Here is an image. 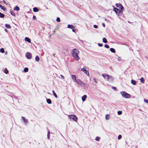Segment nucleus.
<instances>
[{"label":"nucleus","mask_w":148,"mask_h":148,"mask_svg":"<svg viewBox=\"0 0 148 148\" xmlns=\"http://www.w3.org/2000/svg\"><path fill=\"white\" fill-rule=\"evenodd\" d=\"M77 82H77V83H83L80 80H79V79H77Z\"/></svg>","instance_id":"a19ab883"},{"label":"nucleus","mask_w":148,"mask_h":148,"mask_svg":"<svg viewBox=\"0 0 148 148\" xmlns=\"http://www.w3.org/2000/svg\"><path fill=\"white\" fill-rule=\"evenodd\" d=\"M86 67L84 66L83 68L81 69V71L84 72L86 71Z\"/></svg>","instance_id":"5701e85b"},{"label":"nucleus","mask_w":148,"mask_h":148,"mask_svg":"<svg viewBox=\"0 0 148 148\" xmlns=\"http://www.w3.org/2000/svg\"><path fill=\"white\" fill-rule=\"evenodd\" d=\"M81 84V85H83V86H84V84Z\"/></svg>","instance_id":"603ef678"},{"label":"nucleus","mask_w":148,"mask_h":148,"mask_svg":"<svg viewBox=\"0 0 148 148\" xmlns=\"http://www.w3.org/2000/svg\"><path fill=\"white\" fill-rule=\"evenodd\" d=\"M131 83H136V81L133 80H132L131 81Z\"/></svg>","instance_id":"c03bdc74"},{"label":"nucleus","mask_w":148,"mask_h":148,"mask_svg":"<svg viewBox=\"0 0 148 148\" xmlns=\"http://www.w3.org/2000/svg\"><path fill=\"white\" fill-rule=\"evenodd\" d=\"M118 60L119 61L120 60V58L119 57L118 58Z\"/></svg>","instance_id":"864d4df0"},{"label":"nucleus","mask_w":148,"mask_h":148,"mask_svg":"<svg viewBox=\"0 0 148 148\" xmlns=\"http://www.w3.org/2000/svg\"><path fill=\"white\" fill-rule=\"evenodd\" d=\"M50 131H48L47 132V138L49 140L50 139Z\"/></svg>","instance_id":"2eb2a0df"},{"label":"nucleus","mask_w":148,"mask_h":148,"mask_svg":"<svg viewBox=\"0 0 148 148\" xmlns=\"http://www.w3.org/2000/svg\"><path fill=\"white\" fill-rule=\"evenodd\" d=\"M105 119L107 120L109 119V114H107L106 115Z\"/></svg>","instance_id":"4be33fe9"},{"label":"nucleus","mask_w":148,"mask_h":148,"mask_svg":"<svg viewBox=\"0 0 148 148\" xmlns=\"http://www.w3.org/2000/svg\"><path fill=\"white\" fill-rule=\"evenodd\" d=\"M10 14L11 15H12L13 16H15V13L13 11H11L10 12Z\"/></svg>","instance_id":"e433bc0d"},{"label":"nucleus","mask_w":148,"mask_h":148,"mask_svg":"<svg viewBox=\"0 0 148 148\" xmlns=\"http://www.w3.org/2000/svg\"><path fill=\"white\" fill-rule=\"evenodd\" d=\"M144 101L145 102L148 104V99H144Z\"/></svg>","instance_id":"f704fd0d"},{"label":"nucleus","mask_w":148,"mask_h":148,"mask_svg":"<svg viewBox=\"0 0 148 148\" xmlns=\"http://www.w3.org/2000/svg\"><path fill=\"white\" fill-rule=\"evenodd\" d=\"M71 78L74 81V82H78L77 81V80L76 79V76L74 75H72Z\"/></svg>","instance_id":"1a4fd4ad"},{"label":"nucleus","mask_w":148,"mask_h":148,"mask_svg":"<svg viewBox=\"0 0 148 148\" xmlns=\"http://www.w3.org/2000/svg\"><path fill=\"white\" fill-rule=\"evenodd\" d=\"M133 85H136V84H133Z\"/></svg>","instance_id":"13d9d810"},{"label":"nucleus","mask_w":148,"mask_h":148,"mask_svg":"<svg viewBox=\"0 0 148 148\" xmlns=\"http://www.w3.org/2000/svg\"><path fill=\"white\" fill-rule=\"evenodd\" d=\"M139 110L140 111H142V110L141 109H139Z\"/></svg>","instance_id":"6e6d98bb"},{"label":"nucleus","mask_w":148,"mask_h":148,"mask_svg":"<svg viewBox=\"0 0 148 148\" xmlns=\"http://www.w3.org/2000/svg\"><path fill=\"white\" fill-rule=\"evenodd\" d=\"M35 59L36 61L38 62L40 60V58L38 56H36L35 57Z\"/></svg>","instance_id":"dca6fc26"},{"label":"nucleus","mask_w":148,"mask_h":148,"mask_svg":"<svg viewBox=\"0 0 148 148\" xmlns=\"http://www.w3.org/2000/svg\"><path fill=\"white\" fill-rule=\"evenodd\" d=\"M5 26L8 29H10L11 28L9 24H5Z\"/></svg>","instance_id":"6ab92c4d"},{"label":"nucleus","mask_w":148,"mask_h":148,"mask_svg":"<svg viewBox=\"0 0 148 148\" xmlns=\"http://www.w3.org/2000/svg\"><path fill=\"white\" fill-rule=\"evenodd\" d=\"M104 47L105 48H109V46L108 45H104Z\"/></svg>","instance_id":"4c0bfd02"},{"label":"nucleus","mask_w":148,"mask_h":148,"mask_svg":"<svg viewBox=\"0 0 148 148\" xmlns=\"http://www.w3.org/2000/svg\"><path fill=\"white\" fill-rule=\"evenodd\" d=\"M93 27L94 28L97 29L98 27V26L97 25H94L93 26Z\"/></svg>","instance_id":"79ce46f5"},{"label":"nucleus","mask_w":148,"mask_h":148,"mask_svg":"<svg viewBox=\"0 0 148 148\" xmlns=\"http://www.w3.org/2000/svg\"><path fill=\"white\" fill-rule=\"evenodd\" d=\"M4 72L6 74H7L8 73V71L7 70V69H6L4 71Z\"/></svg>","instance_id":"ea45409f"},{"label":"nucleus","mask_w":148,"mask_h":148,"mask_svg":"<svg viewBox=\"0 0 148 148\" xmlns=\"http://www.w3.org/2000/svg\"><path fill=\"white\" fill-rule=\"evenodd\" d=\"M3 2L4 3H5V0H3Z\"/></svg>","instance_id":"8fccbe9b"},{"label":"nucleus","mask_w":148,"mask_h":148,"mask_svg":"<svg viewBox=\"0 0 148 148\" xmlns=\"http://www.w3.org/2000/svg\"><path fill=\"white\" fill-rule=\"evenodd\" d=\"M100 137L98 136H97L95 138V140L97 141H99L100 139Z\"/></svg>","instance_id":"cd10ccee"},{"label":"nucleus","mask_w":148,"mask_h":148,"mask_svg":"<svg viewBox=\"0 0 148 148\" xmlns=\"http://www.w3.org/2000/svg\"><path fill=\"white\" fill-rule=\"evenodd\" d=\"M140 82L141 83H143L144 82V80L143 77H142L140 79Z\"/></svg>","instance_id":"a878e982"},{"label":"nucleus","mask_w":148,"mask_h":148,"mask_svg":"<svg viewBox=\"0 0 148 148\" xmlns=\"http://www.w3.org/2000/svg\"><path fill=\"white\" fill-rule=\"evenodd\" d=\"M78 54H75L73 55L74 59L76 61H77L79 59V58L78 55Z\"/></svg>","instance_id":"6e6552de"},{"label":"nucleus","mask_w":148,"mask_h":148,"mask_svg":"<svg viewBox=\"0 0 148 148\" xmlns=\"http://www.w3.org/2000/svg\"><path fill=\"white\" fill-rule=\"evenodd\" d=\"M0 8L1 9L3 10L4 11H5L6 10V8H4L3 6L0 4Z\"/></svg>","instance_id":"b1692460"},{"label":"nucleus","mask_w":148,"mask_h":148,"mask_svg":"<svg viewBox=\"0 0 148 148\" xmlns=\"http://www.w3.org/2000/svg\"><path fill=\"white\" fill-rule=\"evenodd\" d=\"M122 138V136L121 135H119L118 137V139L120 140Z\"/></svg>","instance_id":"72a5a7b5"},{"label":"nucleus","mask_w":148,"mask_h":148,"mask_svg":"<svg viewBox=\"0 0 148 148\" xmlns=\"http://www.w3.org/2000/svg\"><path fill=\"white\" fill-rule=\"evenodd\" d=\"M14 10L16 11H18L19 10V8L18 6H16L15 7Z\"/></svg>","instance_id":"bb28decb"},{"label":"nucleus","mask_w":148,"mask_h":148,"mask_svg":"<svg viewBox=\"0 0 148 148\" xmlns=\"http://www.w3.org/2000/svg\"><path fill=\"white\" fill-rule=\"evenodd\" d=\"M72 31L73 32H75V30L74 29H73L72 30Z\"/></svg>","instance_id":"3c124183"},{"label":"nucleus","mask_w":148,"mask_h":148,"mask_svg":"<svg viewBox=\"0 0 148 148\" xmlns=\"http://www.w3.org/2000/svg\"><path fill=\"white\" fill-rule=\"evenodd\" d=\"M98 45L99 47H102L103 45V44L101 43H98Z\"/></svg>","instance_id":"37998d69"},{"label":"nucleus","mask_w":148,"mask_h":148,"mask_svg":"<svg viewBox=\"0 0 148 148\" xmlns=\"http://www.w3.org/2000/svg\"><path fill=\"white\" fill-rule=\"evenodd\" d=\"M52 92H53V96L56 97V98H57V95H56V93L55 92V91H54V90H52Z\"/></svg>","instance_id":"412c9836"},{"label":"nucleus","mask_w":148,"mask_h":148,"mask_svg":"<svg viewBox=\"0 0 148 148\" xmlns=\"http://www.w3.org/2000/svg\"><path fill=\"white\" fill-rule=\"evenodd\" d=\"M0 52L2 53H4L5 52L4 49L3 48H1L0 49Z\"/></svg>","instance_id":"c756f323"},{"label":"nucleus","mask_w":148,"mask_h":148,"mask_svg":"<svg viewBox=\"0 0 148 148\" xmlns=\"http://www.w3.org/2000/svg\"><path fill=\"white\" fill-rule=\"evenodd\" d=\"M102 25L104 27H105V24L104 23H102Z\"/></svg>","instance_id":"49530a36"},{"label":"nucleus","mask_w":148,"mask_h":148,"mask_svg":"<svg viewBox=\"0 0 148 148\" xmlns=\"http://www.w3.org/2000/svg\"><path fill=\"white\" fill-rule=\"evenodd\" d=\"M122 113V111H119L117 112V114L118 115H121Z\"/></svg>","instance_id":"7c9ffc66"},{"label":"nucleus","mask_w":148,"mask_h":148,"mask_svg":"<svg viewBox=\"0 0 148 148\" xmlns=\"http://www.w3.org/2000/svg\"><path fill=\"white\" fill-rule=\"evenodd\" d=\"M102 76L104 77L105 79L107 80L109 82H113L114 79L112 76L108 75L106 73L102 74Z\"/></svg>","instance_id":"f257e3e1"},{"label":"nucleus","mask_w":148,"mask_h":148,"mask_svg":"<svg viewBox=\"0 0 148 148\" xmlns=\"http://www.w3.org/2000/svg\"><path fill=\"white\" fill-rule=\"evenodd\" d=\"M73 26L69 24L68 25L67 28L70 29H73Z\"/></svg>","instance_id":"f3484780"},{"label":"nucleus","mask_w":148,"mask_h":148,"mask_svg":"<svg viewBox=\"0 0 148 148\" xmlns=\"http://www.w3.org/2000/svg\"><path fill=\"white\" fill-rule=\"evenodd\" d=\"M79 53V51L77 49L75 48L73 49L72 50V54L73 55L75 54H78Z\"/></svg>","instance_id":"20e7f679"},{"label":"nucleus","mask_w":148,"mask_h":148,"mask_svg":"<svg viewBox=\"0 0 148 148\" xmlns=\"http://www.w3.org/2000/svg\"><path fill=\"white\" fill-rule=\"evenodd\" d=\"M56 21H57L58 22H60V18L59 17H57L56 19Z\"/></svg>","instance_id":"c9c22d12"},{"label":"nucleus","mask_w":148,"mask_h":148,"mask_svg":"<svg viewBox=\"0 0 148 148\" xmlns=\"http://www.w3.org/2000/svg\"><path fill=\"white\" fill-rule=\"evenodd\" d=\"M94 82L95 83H97V82L96 81V79H94Z\"/></svg>","instance_id":"de8ad7c7"},{"label":"nucleus","mask_w":148,"mask_h":148,"mask_svg":"<svg viewBox=\"0 0 148 148\" xmlns=\"http://www.w3.org/2000/svg\"><path fill=\"white\" fill-rule=\"evenodd\" d=\"M5 54H7V52H5Z\"/></svg>","instance_id":"5fc2aeb1"},{"label":"nucleus","mask_w":148,"mask_h":148,"mask_svg":"<svg viewBox=\"0 0 148 148\" xmlns=\"http://www.w3.org/2000/svg\"><path fill=\"white\" fill-rule=\"evenodd\" d=\"M112 88L113 89L114 91H116L117 90V89L115 87L112 86Z\"/></svg>","instance_id":"58836bf2"},{"label":"nucleus","mask_w":148,"mask_h":148,"mask_svg":"<svg viewBox=\"0 0 148 148\" xmlns=\"http://www.w3.org/2000/svg\"><path fill=\"white\" fill-rule=\"evenodd\" d=\"M110 51L112 53H115V49L113 48H110Z\"/></svg>","instance_id":"4468645a"},{"label":"nucleus","mask_w":148,"mask_h":148,"mask_svg":"<svg viewBox=\"0 0 148 148\" xmlns=\"http://www.w3.org/2000/svg\"><path fill=\"white\" fill-rule=\"evenodd\" d=\"M25 41L28 42L30 43L31 42V40L30 39L27 37H26L25 38Z\"/></svg>","instance_id":"f8f14e48"},{"label":"nucleus","mask_w":148,"mask_h":148,"mask_svg":"<svg viewBox=\"0 0 148 148\" xmlns=\"http://www.w3.org/2000/svg\"><path fill=\"white\" fill-rule=\"evenodd\" d=\"M116 6L119 8V9H121L122 10L124 9L123 7L122 6V5L121 3H116Z\"/></svg>","instance_id":"0eeeda50"},{"label":"nucleus","mask_w":148,"mask_h":148,"mask_svg":"<svg viewBox=\"0 0 148 148\" xmlns=\"http://www.w3.org/2000/svg\"><path fill=\"white\" fill-rule=\"evenodd\" d=\"M68 118L70 119H72L73 120L76 121L77 120V117L75 115H70L69 116Z\"/></svg>","instance_id":"7ed1b4c3"},{"label":"nucleus","mask_w":148,"mask_h":148,"mask_svg":"<svg viewBox=\"0 0 148 148\" xmlns=\"http://www.w3.org/2000/svg\"><path fill=\"white\" fill-rule=\"evenodd\" d=\"M5 32H7H7H8V31H7V30L6 29H5Z\"/></svg>","instance_id":"09e8293b"},{"label":"nucleus","mask_w":148,"mask_h":148,"mask_svg":"<svg viewBox=\"0 0 148 148\" xmlns=\"http://www.w3.org/2000/svg\"><path fill=\"white\" fill-rule=\"evenodd\" d=\"M36 18V16L35 15H34L33 17V20H34Z\"/></svg>","instance_id":"a18cd8bd"},{"label":"nucleus","mask_w":148,"mask_h":148,"mask_svg":"<svg viewBox=\"0 0 148 148\" xmlns=\"http://www.w3.org/2000/svg\"><path fill=\"white\" fill-rule=\"evenodd\" d=\"M28 69L27 68V67L25 68L24 69V71L25 72H28Z\"/></svg>","instance_id":"c85d7f7f"},{"label":"nucleus","mask_w":148,"mask_h":148,"mask_svg":"<svg viewBox=\"0 0 148 148\" xmlns=\"http://www.w3.org/2000/svg\"><path fill=\"white\" fill-rule=\"evenodd\" d=\"M25 56L27 58L29 59H31L32 57L31 53L29 52H27L26 53Z\"/></svg>","instance_id":"423d86ee"},{"label":"nucleus","mask_w":148,"mask_h":148,"mask_svg":"<svg viewBox=\"0 0 148 148\" xmlns=\"http://www.w3.org/2000/svg\"><path fill=\"white\" fill-rule=\"evenodd\" d=\"M105 21H106V18H105Z\"/></svg>","instance_id":"bf43d9fd"},{"label":"nucleus","mask_w":148,"mask_h":148,"mask_svg":"<svg viewBox=\"0 0 148 148\" xmlns=\"http://www.w3.org/2000/svg\"><path fill=\"white\" fill-rule=\"evenodd\" d=\"M5 16V15L0 12V18H3Z\"/></svg>","instance_id":"393cba45"},{"label":"nucleus","mask_w":148,"mask_h":148,"mask_svg":"<svg viewBox=\"0 0 148 148\" xmlns=\"http://www.w3.org/2000/svg\"><path fill=\"white\" fill-rule=\"evenodd\" d=\"M86 75H89V73L88 71H87V70L86 71L84 72Z\"/></svg>","instance_id":"473e14b6"},{"label":"nucleus","mask_w":148,"mask_h":148,"mask_svg":"<svg viewBox=\"0 0 148 148\" xmlns=\"http://www.w3.org/2000/svg\"><path fill=\"white\" fill-rule=\"evenodd\" d=\"M46 99L47 102L48 104H50L51 103V101L50 99L46 98Z\"/></svg>","instance_id":"9b49d317"},{"label":"nucleus","mask_w":148,"mask_h":148,"mask_svg":"<svg viewBox=\"0 0 148 148\" xmlns=\"http://www.w3.org/2000/svg\"><path fill=\"white\" fill-rule=\"evenodd\" d=\"M120 93L122 96L125 98L128 99L130 98L131 96L130 94L127 93L125 91H121L120 92Z\"/></svg>","instance_id":"f03ea898"},{"label":"nucleus","mask_w":148,"mask_h":148,"mask_svg":"<svg viewBox=\"0 0 148 148\" xmlns=\"http://www.w3.org/2000/svg\"><path fill=\"white\" fill-rule=\"evenodd\" d=\"M114 10L117 14L119 15L121 13V11L116 8H114Z\"/></svg>","instance_id":"39448f33"},{"label":"nucleus","mask_w":148,"mask_h":148,"mask_svg":"<svg viewBox=\"0 0 148 148\" xmlns=\"http://www.w3.org/2000/svg\"><path fill=\"white\" fill-rule=\"evenodd\" d=\"M55 54H53V56H54V57H55Z\"/></svg>","instance_id":"4d7b16f0"},{"label":"nucleus","mask_w":148,"mask_h":148,"mask_svg":"<svg viewBox=\"0 0 148 148\" xmlns=\"http://www.w3.org/2000/svg\"><path fill=\"white\" fill-rule=\"evenodd\" d=\"M103 42L105 43H107V39L105 38H103Z\"/></svg>","instance_id":"aec40b11"},{"label":"nucleus","mask_w":148,"mask_h":148,"mask_svg":"<svg viewBox=\"0 0 148 148\" xmlns=\"http://www.w3.org/2000/svg\"><path fill=\"white\" fill-rule=\"evenodd\" d=\"M22 119L23 120L24 122L26 123H28V121L27 119H25V118L24 117L22 116L21 117Z\"/></svg>","instance_id":"ddd939ff"},{"label":"nucleus","mask_w":148,"mask_h":148,"mask_svg":"<svg viewBox=\"0 0 148 148\" xmlns=\"http://www.w3.org/2000/svg\"><path fill=\"white\" fill-rule=\"evenodd\" d=\"M59 77L62 79H64V77L62 75H60V77Z\"/></svg>","instance_id":"2f4dec72"},{"label":"nucleus","mask_w":148,"mask_h":148,"mask_svg":"<svg viewBox=\"0 0 148 148\" xmlns=\"http://www.w3.org/2000/svg\"><path fill=\"white\" fill-rule=\"evenodd\" d=\"M33 10L34 12H36L38 11V10L37 8L34 7L33 9Z\"/></svg>","instance_id":"a211bd4d"},{"label":"nucleus","mask_w":148,"mask_h":148,"mask_svg":"<svg viewBox=\"0 0 148 148\" xmlns=\"http://www.w3.org/2000/svg\"><path fill=\"white\" fill-rule=\"evenodd\" d=\"M87 98V96L86 95H84L83 96H82V101H84Z\"/></svg>","instance_id":"9d476101"}]
</instances>
